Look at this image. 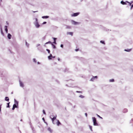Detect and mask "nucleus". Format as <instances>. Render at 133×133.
<instances>
[{"instance_id": "1", "label": "nucleus", "mask_w": 133, "mask_h": 133, "mask_svg": "<svg viewBox=\"0 0 133 133\" xmlns=\"http://www.w3.org/2000/svg\"><path fill=\"white\" fill-rule=\"evenodd\" d=\"M92 119L94 125L95 126H98V124L97 123L96 118L95 117H92Z\"/></svg>"}, {"instance_id": "2", "label": "nucleus", "mask_w": 133, "mask_h": 133, "mask_svg": "<svg viewBox=\"0 0 133 133\" xmlns=\"http://www.w3.org/2000/svg\"><path fill=\"white\" fill-rule=\"evenodd\" d=\"M35 19H36V22L34 24H35L36 27L37 28H38L39 27L40 25L37 22V19L36 18Z\"/></svg>"}, {"instance_id": "3", "label": "nucleus", "mask_w": 133, "mask_h": 133, "mask_svg": "<svg viewBox=\"0 0 133 133\" xmlns=\"http://www.w3.org/2000/svg\"><path fill=\"white\" fill-rule=\"evenodd\" d=\"M51 116L50 117V118L52 120V123L54 124H55V123L54 122V120L56 118L57 116L55 115L53 118H52V116Z\"/></svg>"}, {"instance_id": "4", "label": "nucleus", "mask_w": 133, "mask_h": 133, "mask_svg": "<svg viewBox=\"0 0 133 133\" xmlns=\"http://www.w3.org/2000/svg\"><path fill=\"white\" fill-rule=\"evenodd\" d=\"M79 14V12H77L76 13H74L73 14L71 15L72 17H75L78 15Z\"/></svg>"}, {"instance_id": "5", "label": "nucleus", "mask_w": 133, "mask_h": 133, "mask_svg": "<svg viewBox=\"0 0 133 133\" xmlns=\"http://www.w3.org/2000/svg\"><path fill=\"white\" fill-rule=\"evenodd\" d=\"M71 22H72V24H74V25H76L77 24H78L79 23L76 22L75 21H74L73 20L71 21Z\"/></svg>"}, {"instance_id": "6", "label": "nucleus", "mask_w": 133, "mask_h": 133, "mask_svg": "<svg viewBox=\"0 0 133 133\" xmlns=\"http://www.w3.org/2000/svg\"><path fill=\"white\" fill-rule=\"evenodd\" d=\"M19 82L20 86L22 87H24V85L23 83H22L20 80L19 81Z\"/></svg>"}, {"instance_id": "7", "label": "nucleus", "mask_w": 133, "mask_h": 133, "mask_svg": "<svg viewBox=\"0 0 133 133\" xmlns=\"http://www.w3.org/2000/svg\"><path fill=\"white\" fill-rule=\"evenodd\" d=\"M17 108V105L16 104H15L13 105V107L12 109V110H14L15 108Z\"/></svg>"}, {"instance_id": "8", "label": "nucleus", "mask_w": 133, "mask_h": 133, "mask_svg": "<svg viewBox=\"0 0 133 133\" xmlns=\"http://www.w3.org/2000/svg\"><path fill=\"white\" fill-rule=\"evenodd\" d=\"M131 49H125L124 50L125 51H126L130 52V51H131Z\"/></svg>"}, {"instance_id": "9", "label": "nucleus", "mask_w": 133, "mask_h": 133, "mask_svg": "<svg viewBox=\"0 0 133 133\" xmlns=\"http://www.w3.org/2000/svg\"><path fill=\"white\" fill-rule=\"evenodd\" d=\"M11 35L10 34H8V37L9 39H10L11 38Z\"/></svg>"}, {"instance_id": "10", "label": "nucleus", "mask_w": 133, "mask_h": 133, "mask_svg": "<svg viewBox=\"0 0 133 133\" xmlns=\"http://www.w3.org/2000/svg\"><path fill=\"white\" fill-rule=\"evenodd\" d=\"M52 57V55L51 54H50V56H48V58L50 60L51 59V57Z\"/></svg>"}, {"instance_id": "11", "label": "nucleus", "mask_w": 133, "mask_h": 133, "mask_svg": "<svg viewBox=\"0 0 133 133\" xmlns=\"http://www.w3.org/2000/svg\"><path fill=\"white\" fill-rule=\"evenodd\" d=\"M5 31H6V33H7L8 32V30L7 29V26H5Z\"/></svg>"}, {"instance_id": "12", "label": "nucleus", "mask_w": 133, "mask_h": 133, "mask_svg": "<svg viewBox=\"0 0 133 133\" xmlns=\"http://www.w3.org/2000/svg\"><path fill=\"white\" fill-rule=\"evenodd\" d=\"M5 100L7 101H9V99L8 97H6L5 98Z\"/></svg>"}, {"instance_id": "13", "label": "nucleus", "mask_w": 133, "mask_h": 133, "mask_svg": "<svg viewBox=\"0 0 133 133\" xmlns=\"http://www.w3.org/2000/svg\"><path fill=\"white\" fill-rule=\"evenodd\" d=\"M49 16H43L42 17V18H49Z\"/></svg>"}, {"instance_id": "14", "label": "nucleus", "mask_w": 133, "mask_h": 133, "mask_svg": "<svg viewBox=\"0 0 133 133\" xmlns=\"http://www.w3.org/2000/svg\"><path fill=\"white\" fill-rule=\"evenodd\" d=\"M14 102L15 104L18 105V102L15 99H14Z\"/></svg>"}, {"instance_id": "15", "label": "nucleus", "mask_w": 133, "mask_h": 133, "mask_svg": "<svg viewBox=\"0 0 133 133\" xmlns=\"http://www.w3.org/2000/svg\"><path fill=\"white\" fill-rule=\"evenodd\" d=\"M57 125L59 126V124H61L59 122L58 120H57Z\"/></svg>"}, {"instance_id": "16", "label": "nucleus", "mask_w": 133, "mask_h": 133, "mask_svg": "<svg viewBox=\"0 0 133 133\" xmlns=\"http://www.w3.org/2000/svg\"><path fill=\"white\" fill-rule=\"evenodd\" d=\"M0 29H1V33L2 34V35H3V36L4 35V33L3 32L2 28L1 27Z\"/></svg>"}, {"instance_id": "17", "label": "nucleus", "mask_w": 133, "mask_h": 133, "mask_svg": "<svg viewBox=\"0 0 133 133\" xmlns=\"http://www.w3.org/2000/svg\"><path fill=\"white\" fill-rule=\"evenodd\" d=\"M67 34L71 35L72 36L73 35V33L72 32H68Z\"/></svg>"}, {"instance_id": "18", "label": "nucleus", "mask_w": 133, "mask_h": 133, "mask_svg": "<svg viewBox=\"0 0 133 133\" xmlns=\"http://www.w3.org/2000/svg\"><path fill=\"white\" fill-rule=\"evenodd\" d=\"M121 3L123 5H125L126 4V2H123V1H122L121 2Z\"/></svg>"}, {"instance_id": "19", "label": "nucleus", "mask_w": 133, "mask_h": 133, "mask_svg": "<svg viewBox=\"0 0 133 133\" xmlns=\"http://www.w3.org/2000/svg\"><path fill=\"white\" fill-rule=\"evenodd\" d=\"M89 128H90V130H91V131H92V126H90V125H89Z\"/></svg>"}, {"instance_id": "20", "label": "nucleus", "mask_w": 133, "mask_h": 133, "mask_svg": "<svg viewBox=\"0 0 133 133\" xmlns=\"http://www.w3.org/2000/svg\"><path fill=\"white\" fill-rule=\"evenodd\" d=\"M48 130L50 132H51L52 131L51 129L50 128H48Z\"/></svg>"}, {"instance_id": "21", "label": "nucleus", "mask_w": 133, "mask_h": 133, "mask_svg": "<svg viewBox=\"0 0 133 133\" xmlns=\"http://www.w3.org/2000/svg\"><path fill=\"white\" fill-rule=\"evenodd\" d=\"M114 80L113 79H111L109 80V81H110V82H114Z\"/></svg>"}, {"instance_id": "22", "label": "nucleus", "mask_w": 133, "mask_h": 133, "mask_svg": "<svg viewBox=\"0 0 133 133\" xmlns=\"http://www.w3.org/2000/svg\"><path fill=\"white\" fill-rule=\"evenodd\" d=\"M71 28V26H66V28L70 29Z\"/></svg>"}, {"instance_id": "23", "label": "nucleus", "mask_w": 133, "mask_h": 133, "mask_svg": "<svg viewBox=\"0 0 133 133\" xmlns=\"http://www.w3.org/2000/svg\"><path fill=\"white\" fill-rule=\"evenodd\" d=\"M10 102H9L7 103V105L6 107L7 108H9L10 107V106H9V103Z\"/></svg>"}, {"instance_id": "24", "label": "nucleus", "mask_w": 133, "mask_h": 133, "mask_svg": "<svg viewBox=\"0 0 133 133\" xmlns=\"http://www.w3.org/2000/svg\"><path fill=\"white\" fill-rule=\"evenodd\" d=\"M79 97L81 98H83L84 97V96L82 95H80L79 96Z\"/></svg>"}, {"instance_id": "25", "label": "nucleus", "mask_w": 133, "mask_h": 133, "mask_svg": "<svg viewBox=\"0 0 133 133\" xmlns=\"http://www.w3.org/2000/svg\"><path fill=\"white\" fill-rule=\"evenodd\" d=\"M51 45L53 46V48L54 49H55L56 47V46L54 45L53 44H51Z\"/></svg>"}, {"instance_id": "26", "label": "nucleus", "mask_w": 133, "mask_h": 133, "mask_svg": "<svg viewBox=\"0 0 133 133\" xmlns=\"http://www.w3.org/2000/svg\"><path fill=\"white\" fill-rule=\"evenodd\" d=\"M127 111V109H125L123 110V112L124 113L126 112Z\"/></svg>"}, {"instance_id": "27", "label": "nucleus", "mask_w": 133, "mask_h": 133, "mask_svg": "<svg viewBox=\"0 0 133 133\" xmlns=\"http://www.w3.org/2000/svg\"><path fill=\"white\" fill-rule=\"evenodd\" d=\"M25 44L28 47L29 46V44L27 43L26 41L25 42Z\"/></svg>"}, {"instance_id": "28", "label": "nucleus", "mask_w": 133, "mask_h": 133, "mask_svg": "<svg viewBox=\"0 0 133 133\" xmlns=\"http://www.w3.org/2000/svg\"><path fill=\"white\" fill-rule=\"evenodd\" d=\"M97 116L99 117V118L101 119H103V118L101 117V116H100L99 115H98V114H97Z\"/></svg>"}, {"instance_id": "29", "label": "nucleus", "mask_w": 133, "mask_h": 133, "mask_svg": "<svg viewBox=\"0 0 133 133\" xmlns=\"http://www.w3.org/2000/svg\"><path fill=\"white\" fill-rule=\"evenodd\" d=\"M94 77H93L90 80V81H93L94 80Z\"/></svg>"}, {"instance_id": "30", "label": "nucleus", "mask_w": 133, "mask_h": 133, "mask_svg": "<svg viewBox=\"0 0 133 133\" xmlns=\"http://www.w3.org/2000/svg\"><path fill=\"white\" fill-rule=\"evenodd\" d=\"M42 47L41 46H40L39 47H38V49L39 50H40V49Z\"/></svg>"}, {"instance_id": "31", "label": "nucleus", "mask_w": 133, "mask_h": 133, "mask_svg": "<svg viewBox=\"0 0 133 133\" xmlns=\"http://www.w3.org/2000/svg\"><path fill=\"white\" fill-rule=\"evenodd\" d=\"M33 61H34V62H35V63H36V59L35 58H34L33 59Z\"/></svg>"}, {"instance_id": "32", "label": "nucleus", "mask_w": 133, "mask_h": 133, "mask_svg": "<svg viewBox=\"0 0 133 133\" xmlns=\"http://www.w3.org/2000/svg\"><path fill=\"white\" fill-rule=\"evenodd\" d=\"M48 43H51V44H52L51 43V42L49 41V42H46V43H45V44H47Z\"/></svg>"}, {"instance_id": "33", "label": "nucleus", "mask_w": 133, "mask_h": 133, "mask_svg": "<svg viewBox=\"0 0 133 133\" xmlns=\"http://www.w3.org/2000/svg\"><path fill=\"white\" fill-rule=\"evenodd\" d=\"M100 42L102 43L103 44H105V43L104 41H100Z\"/></svg>"}, {"instance_id": "34", "label": "nucleus", "mask_w": 133, "mask_h": 133, "mask_svg": "<svg viewBox=\"0 0 133 133\" xmlns=\"http://www.w3.org/2000/svg\"><path fill=\"white\" fill-rule=\"evenodd\" d=\"M46 50L48 51V52L49 53H50V50L48 49H46Z\"/></svg>"}, {"instance_id": "35", "label": "nucleus", "mask_w": 133, "mask_h": 133, "mask_svg": "<svg viewBox=\"0 0 133 133\" xmlns=\"http://www.w3.org/2000/svg\"><path fill=\"white\" fill-rule=\"evenodd\" d=\"M126 2H127V3H129V5H130H130H131V3H130V2H128V1H126Z\"/></svg>"}, {"instance_id": "36", "label": "nucleus", "mask_w": 133, "mask_h": 133, "mask_svg": "<svg viewBox=\"0 0 133 133\" xmlns=\"http://www.w3.org/2000/svg\"><path fill=\"white\" fill-rule=\"evenodd\" d=\"M43 113L44 114H46V113L45 112V111L44 110H43Z\"/></svg>"}, {"instance_id": "37", "label": "nucleus", "mask_w": 133, "mask_h": 133, "mask_svg": "<svg viewBox=\"0 0 133 133\" xmlns=\"http://www.w3.org/2000/svg\"><path fill=\"white\" fill-rule=\"evenodd\" d=\"M46 22H44L43 23V24H46Z\"/></svg>"}, {"instance_id": "38", "label": "nucleus", "mask_w": 133, "mask_h": 133, "mask_svg": "<svg viewBox=\"0 0 133 133\" xmlns=\"http://www.w3.org/2000/svg\"><path fill=\"white\" fill-rule=\"evenodd\" d=\"M133 4H132L131 6V8H130V9H132V8H133Z\"/></svg>"}, {"instance_id": "39", "label": "nucleus", "mask_w": 133, "mask_h": 133, "mask_svg": "<svg viewBox=\"0 0 133 133\" xmlns=\"http://www.w3.org/2000/svg\"><path fill=\"white\" fill-rule=\"evenodd\" d=\"M61 47L62 48H63V44H61Z\"/></svg>"}, {"instance_id": "40", "label": "nucleus", "mask_w": 133, "mask_h": 133, "mask_svg": "<svg viewBox=\"0 0 133 133\" xmlns=\"http://www.w3.org/2000/svg\"><path fill=\"white\" fill-rule=\"evenodd\" d=\"M53 38L54 39V41H56V38Z\"/></svg>"}, {"instance_id": "41", "label": "nucleus", "mask_w": 133, "mask_h": 133, "mask_svg": "<svg viewBox=\"0 0 133 133\" xmlns=\"http://www.w3.org/2000/svg\"><path fill=\"white\" fill-rule=\"evenodd\" d=\"M40 45V44H37V47H38V46H39Z\"/></svg>"}, {"instance_id": "42", "label": "nucleus", "mask_w": 133, "mask_h": 133, "mask_svg": "<svg viewBox=\"0 0 133 133\" xmlns=\"http://www.w3.org/2000/svg\"><path fill=\"white\" fill-rule=\"evenodd\" d=\"M85 116H86V117H87V113H85Z\"/></svg>"}, {"instance_id": "43", "label": "nucleus", "mask_w": 133, "mask_h": 133, "mask_svg": "<svg viewBox=\"0 0 133 133\" xmlns=\"http://www.w3.org/2000/svg\"><path fill=\"white\" fill-rule=\"evenodd\" d=\"M54 43H55V44H56V43L55 41H54Z\"/></svg>"}, {"instance_id": "44", "label": "nucleus", "mask_w": 133, "mask_h": 133, "mask_svg": "<svg viewBox=\"0 0 133 133\" xmlns=\"http://www.w3.org/2000/svg\"><path fill=\"white\" fill-rule=\"evenodd\" d=\"M1 111V106L0 105V111Z\"/></svg>"}, {"instance_id": "45", "label": "nucleus", "mask_w": 133, "mask_h": 133, "mask_svg": "<svg viewBox=\"0 0 133 133\" xmlns=\"http://www.w3.org/2000/svg\"><path fill=\"white\" fill-rule=\"evenodd\" d=\"M94 77L95 78H97V76L94 77Z\"/></svg>"}, {"instance_id": "46", "label": "nucleus", "mask_w": 133, "mask_h": 133, "mask_svg": "<svg viewBox=\"0 0 133 133\" xmlns=\"http://www.w3.org/2000/svg\"><path fill=\"white\" fill-rule=\"evenodd\" d=\"M78 49H75V50L76 51H78Z\"/></svg>"}, {"instance_id": "47", "label": "nucleus", "mask_w": 133, "mask_h": 133, "mask_svg": "<svg viewBox=\"0 0 133 133\" xmlns=\"http://www.w3.org/2000/svg\"><path fill=\"white\" fill-rule=\"evenodd\" d=\"M42 119L44 121H45V119H44V118H42Z\"/></svg>"}, {"instance_id": "48", "label": "nucleus", "mask_w": 133, "mask_h": 133, "mask_svg": "<svg viewBox=\"0 0 133 133\" xmlns=\"http://www.w3.org/2000/svg\"><path fill=\"white\" fill-rule=\"evenodd\" d=\"M6 23H7V25H8V24H8V22H7H7H6Z\"/></svg>"}, {"instance_id": "49", "label": "nucleus", "mask_w": 133, "mask_h": 133, "mask_svg": "<svg viewBox=\"0 0 133 133\" xmlns=\"http://www.w3.org/2000/svg\"><path fill=\"white\" fill-rule=\"evenodd\" d=\"M58 61H59L60 60V59H59V58H58Z\"/></svg>"}, {"instance_id": "50", "label": "nucleus", "mask_w": 133, "mask_h": 133, "mask_svg": "<svg viewBox=\"0 0 133 133\" xmlns=\"http://www.w3.org/2000/svg\"><path fill=\"white\" fill-rule=\"evenodd\" d=\"M52 57L53 58H55V56H54L53 57Z\"/></svg>"}, {"instance_id": "51", "label": "nucleus", "mask_w": 133, "mask_h": 133, "mask_svg": "<svg viewBox=\"0 0 133 133\" xmlns=\"http://www.w3.org/2000/svg\"><path fill=\"white\" fill-rule=\"evenodd\" d=\"M76 92H80L78 91H77Z\"/></svg>"}, {"instance_id": "52", "label": "nucleus", "mask_w": 133, "mask_h": 133, "mask_svg": "<svg viewBox=\"0 0 133 133\" xmlns=\"http://www.w3.org/2000/svg\"><path fill=\"white\" fill-rule=\"evenodd\" d=\"M76 92H80L78 91H77Z\"/></svg>"}, {"instance_id": "53", "label": "nucleus", "mask_w": 133, "mask_h": 133, "mask_svg": "<svg viewBox=\"0 0 133 133\" xmlns=\"http://www.w3.org/2000/svg\"><path fill=\"white\" fill-rule=\"evenodd\" d=\"M133 1H131L130 3L131 4H132L133 3Z\"/></svg>"}, {"instance_id": "54", "label": "nucleus", "mask_w": 133, "mask_h": 133, "mask_svg": "<svg viewBox=\"0 0 133 133\" xmlns=\"http://www.w3.org/2000/svg\"><path fill=\"white\" fill-rule=\"evenodd\" d=\"M37 63H38V64H39V62H37Z\"/></svg>"}, {"instance_id": "55", "label": "nucleus", "mask_w": 133, "mask_h": 133, "mask_svg": "<svg viewBox=\"0 0 133 133\" xmlns=\"http://www.w3.org/2000/svg\"><path fill=\"white\" fill-rule=\"evenodd\" d=\"M37 12V11H34V12Z\"/></svg>"}, {"instance_id": "56", "label": "nucleus", "mask_w": 133, "mask_h": 133, "mask_svg": "<svg viewBox=\"0 0 133 133\" xmlns=\"http://www.w3.org/2000/svg\"><path fill=\"white\" fill-rule=\"evenodd\" d=\"M11 93V94H13V92H12Z\"/></svg>"}, {"instance_id": "57", "label": "nucleus", "mask_w": 133, "mask_h": 133, "mask_svg": "<svg viewBox=\"0 0 133 133\" xmlns=\"http://www.w3.org/2000/svg\"><path fill=\"white\" fill-rule=\"evenodd\" d=\"M21 121H22V119H21Z\"/></svg>"}]
</instances>
